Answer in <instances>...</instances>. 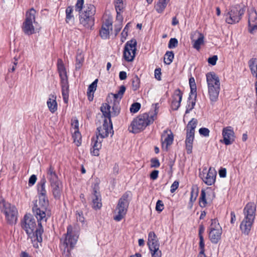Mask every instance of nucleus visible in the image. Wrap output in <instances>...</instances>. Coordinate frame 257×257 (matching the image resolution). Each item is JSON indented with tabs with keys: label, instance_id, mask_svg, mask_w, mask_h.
Returning <instances> with one entry per match:
<instances>
[{
	"label": "nucleus",
	"instance_id": "1",
	"mask_svg": "<svg viewBox=\"0 0 257 257\" xmlns=\"http://www.w3.org/2000/svg\"><path fill=\"white\" fill-rule=\"evenodd\" d=\"M37 219L38 226L35 219L31 214H25L21 220V227L32 241L37 240L40 243L42 241V235L44 231L41 221L44 220Z\"/></svg>",
	"mask_w": 257,
	"mask_h": 257
},
{
	"label": "nucleus",
	"instance_id": "2",
	"mask_svg": "<svg viewBox=\"0 0 257 257\" xmlns=\"http://www.w3.org/2000/svg\"><path fill=\"white\" fill-rule=\"evenodd\" d=\"M154 113H143L134 118L128 127L129 131L134 134H137L145 130L156 119L157 113L156 109Z\"/></svg>",
	"mask_w": 257,
	"mask_h": 257
},
{
	"label": "nucleus",
	"instance_id": "3",
	"mask_svg": "<svg viewBox=\"0 0 257 257\" xmlns=\"http://www.w3.org/2000/svg\"><path fill=\"white\" fill-rule=\"evenodd\" d=\"M256 205L252 202L248 203L245 206L243 212L244 218L242 221L240 228L245 234H248L255 218Z\"/></svg>",
	"mask_w": 257,
	"mask_h": 257
},
{
	"label": "nucleus",
	"instance_id": "4",
	"mask_svg": "<svg viewBox=\"0 0 257 257\" xmlns=\"http://www.w3.org/2000/svg\"><path fill=\"white\" fill-rule=\"evenodd\" d=\"M57 70L60 78L62 95L65 103L67 104L69 99V83L66 68L63 61L58 59L57 63Z\"/></svg>",
	"mask_w": 257,
	"mask_h": 257
},
{
	"label": "nucleus",
	"instance_id": "5",
	"mask_svg": "<svg viewBox=\"0 0 257 257\" xmlns=\"http://www.w3.org/2000/svg\"><path fill=\"white\" fill-rule=\"evenodd\" d=\"M0 211L4 214L7 223L16 224L18 219V210L15 206L2 199L0 201Z\"/></svg>",
	"mask_w": 257,
	"mask_h": 257
},
{
	"label": "nucleus",
	"instance_id": "6",
	"mask_svg": "<svg viewBox=\"0 0 257 257\" xmlns=\"http://www.w3.org/2000/svg\"><path fill=\"white\" fill-rule=\"evenodd\" d=\"M36 11L31 8L26 13V18L23 23L22 29L25 34L30 36L35 33V29L33 24L37 23L36 22L35 14Z\"/></svg>",
	"mask_w": 257,
	"mask_h": 257
},
{
	"label": "nucleus",
	"instance_id": "7",
	"mask_svg": "<svg viewBox=\"0 0 257 257\" xmlns=\"http://www.w3.org/2000/svg\"><path fill=\"white\" fill-rule=\"evenodd\" d=\"M39 206L35 204L33 207V211L37 218L40 220H44L46 222V213L49 205V201L47 196H40L39 197Z\"/></svg>",
	"mask_w": 257,
	"mask_h": 257
},
{
	"label": "nucleus",
	"instance_id": "8",
	"mask_svg": "<svg viewBox=\"0 0 257 257\" xmlns=\"http://www.w3.org/2000/svg\"><path fill=\"white\" fill-rule=\"evenodd\" d=\"M245 11L244 8H241L239 5L232 6L225 15V21L229 24L238 23Z\"/></svg>",
	"mask_w": 257,
	"mask_h": 257
},
{
	"label": "nucleus",
	"instance_id": "9",
	"mask_svg": "<svg viewBox=\"0 0 257 257\" xmlns=\"http://www.w3.org/2000/svg\"><path fill=\"white\" fill-rule=\"evenodd\" d=\"M131 192H125L119 199L116 210H117V214L114 216V220L120 221L125 216L130 201L128 199Z\"/></svg>",
	"mask_w": 257,
	"mask_h": 257
},
{
	"label": "nucleus",
	"instance_id": "10",
	"mask_svg": "<svg viewBox=\"0 0 257 257\" xmlns=\"http://www.w3.org/2000/svg\"><path fill=\"white\" fill-rule=\"evenodd\" d=\"M211 223L209 227V238L214 244H217L221 239L222 228L216 219H212Z\"/></svg>",
	"mask_w": 257,
	"mask_h": 257
},
{
	"label": "nucleus",
	"instance_id": "11",
	"mask_svg": "<svg viewBox=\"0 0 257 257\" xmlns=\"http://www.w3.org/2000/svg\"><path fill=\"white\" fill-rule=\"evenodd\" d=\"M137 42L133 39L127 41L124 46L123 56L127 62H132L136 56Z\"/></svg>",
	"mask_w": 257,
	"mask_h": 257
},
{
	"label": "nucleus",
	"instance_id": "12",
	"mask_svg": "<svg viewBox=\"0 0 257 257\" xmlns=\"http://www.w3.org/2000/svg\"><path fill=\"white\" fill-rule=\"evenodd\" d=\"M109 134H111V137L113 135L111 120L109 122L107 119H104L102 125L97 128L96 135L98 136V138L100 137L101 139H103L107 137Z\"/></svg>",
	"mask_w": 257,
	"mask_h": 257
},
{
	"label": "nucleus",
	"instance_id": "13",
	"mask_svg": "<svg viewBox=\"0 0 257 257\" xmlns=\"http://www.w3.org/2000/svg\"><path fill=\"white\" fill-rule=\"evenodd\" d=\"M216 171L214 168H209L208 171L206 168L203 169L202 173L200 174L203 181L207 185L211 186L215 182Z\"/></svg>",
	"mask_w": 257,
	"mask_h": 257
},
{
	"label": "nucleus",
	"instance_id": "14",
	"mask_svg": "<svg viewBox=\"0 0 257 257\" xmlns=\"http://www.w3.org/2000/svg\"><path fill=\"white\" fill-rule=\"evenodd\" d=\"M78 236L74 232L73 227L71 225H69L67 228V233L65 234V238L64 243L66 247L72 249L76 244Z\"/></svg>",
	"mask_w": 257,
	"mask_h": 257
},
{
	"label": "nucleus",
	"instance_id": "15",
	"mask_svg": "<svg viewBox=\"0 0 257 257\" xmlns=\"http://www.w3.org/2000/svg\"><path fill=\"white\" fill-rule=\"evenodd\" d=\"M248 31L253 34L257 31V13L254 8L248 11Z\"/></svg>",
	"mask_w": 257,
	"mask_h": 257
},
{
	"label": "nucleus",
	"instance_id": "16",
	"mask_svg": "<svg viewBox=\"0 0 257 257\" xmlns=\"http://www.w3.org/2000/svg\"><path fill=\"white\" fill-rule=\"evenodd\" d=\"M174 140V135L170 130L164 131L161 136L162 146L164 150L167 151L168 147L171 145Z\"/></svg>",
	"mask_w": 257,
	"mask_h": 257
},
{
	"label": "nucleus",
	"instance_id": "17",
	"mask_svg": "<svg viewBox=\"0 0 257 257\" xmlns=\"http://www.w3.org/2000/svg\"><path fill=\"white\" fill-rule=\"evenodd\" d=\"M222 135L223 138V143L225 145L232 144L234 141V133L231 126H227L223 128Z\"/></svg>",
	"mask_w": 257,
	"mask_h": 257
},
{
	"label": "nucleus",
	"instance_id": "18",
	"mask_svg": "<svg viewBox=\"0 0 257 257\" xmlns=\"http://www.w3.org/2000/svg\"><path fill=\"white\" fill-rule=\"evenodd\" d=\"M102 139L98 138V136L96 135L91 139V145L92 148L90 150V153L92 156H98L99 155V150L102 147Z\"/></svg>",
	"mask_w": 257,
	"mask_h": 257
},
{
	"label": "nucleus",
	"instance_id": "19",
	"mask_svg": "<svg viewBox=\"0 0 257 257\" xmlns=\"http://www.w3.org/2000/svg\"><path fill=\"white\" fill-rule=\"evenodd\" d=\"M182 96L183 93L180 89L178 88L175 90L172 96V101L171 104V108L173 110H177L179 108Z\"/></svg>",
	"mask_w": 257,
	"mask_h": 257
},
{
	"label": "nucleus",
	"instance_id": "20",
	"mask_svg": "<svg viewBox=\"0 0 257 257\" xmlns=\"http://www.w3.org/2000/svg\"><path fill=\"white\" fill-rule=\"evenodd\" d=\"M80 24L86 29H91L94 25V17L87 16L85 14H79Z\"/></svg>",
	"mask_w": 257,
	"mask_h": 257
},
{
	"label": "nucleus",
	"instance_id": "21",
	"mask_svg": "<svg viewBox=\"0 0 257 257\" xmlns=\"http://www.w3.org/2000/svg\"><path fill=\"white\" fill-rule=\"evenodd\" d=\"M207 87L220 86V79L214 72H210L206 74Z\"/></svg>",
	"mask_w": 257,
	"mask_h": 257
},
{
	"label": "nucleus",
	"instance_id": "22",
	"mask_svg": "<svg viewBox=\"0 0 257 257\" xmlns=\"http://www.w3.org/2000/svg\"><path fill=\"white\" fill-rule=\"evenodd\" d=\"M208 94L211 104H213L218 100L220 91V86L207 87Z\"/></svg>",
	"mask_w": 257,
	"mask_h": 257
},
{
	"label": "nucleus",
	"instance_id": "23",
	"mask_svg": "<svg viewBox=\"0 0 257 257\" xmlns=\"http://www.w3.org/2000/svg\"><path fill=\"white\" fill-rule=\"evenodd\" d=\"M112 30V23L109 20H107L102 25L101 29L99 30V35L103 39H107L109 38V28Z\"/></svg>",
	"mask_w": 257,
	"mask_h": 257
},
{
	"label": "nucleus",
	"instance_id": "24",
	"mask_svg": "<svg viewBox=\"0 0 257 257\" xmlns=\"http://www.w3.org/2000/svg\"><path fill=\"white\" fill-rule=\"evenodd\" d=\"M54 197L60 199L63 191V184L61 181L50 184Z\"/></svg>",
	"mask_w": 257,
	"mask_h": 257
},
{
	"label": "nucleus",
	"instance_id": "25",
	"mask_svg": "<svg viewBox=\"0 0 257 257\" xmlns=\"http://www.w3.org/2000/svg\"><path fill=\"white\" fill-rule=\"evenodd\" d=\"M248 65L252 75L257 79V59L252 58L248 61ZM255 94L256 95L257 104V81L255 83Z\"/></svg>",
	"mask_w": 257,
	"mask_h": 257
},
{
	"label": "nucleus",
	"instance_id": "26",
	"mask_svg": "<svg viewBox=\"0 0 257 257\" xmlns=\"http://www.w3.org/2000/svg\"><path fill=\"white\" fill-rule=\"evenodd\" d=\"M56 98L57 96L55 94H51L49 95V98L47 101L49 109L52 113H54L57 110Z\"/></svg>",
	"mask_w": 257,
	"mask_h": 257
},
{
	"label": "nucleus",
	"instance_id": "27",
	"mask_svg": "<svg viewBox=\"0 0 257 257\" xmlns=\"http://www.w3.org/2000/svg\"><path fill=\"white\" fill-rule=\"evenodd\" d=\"M47 178L50 184L61 181L58 178L54 168L51 165L47 170Z\"/></svg>",
	"mask_w": 257,
	"mask_h": 257
},
{
	"label": "nucleus",
	"instance_id": "28",
	"mask_svg": "<svg viewBox=\"0 0 257 257\" xmlns=\"http://www.w3.org/2000/svg\"><path fill=\"white\" fill-rule=\"evenodd\" d=\"M102 203L101 202V196L100 193L95 189H94L92 197V207L96 210L100 209Z\"/></svg>",
	"mask_w": 257,
	"mask_h": 257
},
{
	"label": "nucleus",
	"instance_id": "29",
	"mask_svg": "<svg viewBox=\"0 0 257 257\" xmlns=\"http://www.w3.org/2000/svg\"><path fill=\"white\" fill-rule=\"evenodd\" d=\"M75 131L72 135L74 142L76 143L77 146H79L81 144V135L78 131V121L75 120L74 124Z\"/></svg>",
	"mask_w": 257,
	"mask_h": 257
},
{
	"label": "nucleus",
	"instance_id": "30",
	"mask_svg": "<svg viewBox=\"0 0 257 257\" xmlns=\"http://www.w3.org/2000/svg\"><path fill=\"white\" fill-rule=\"evenodd\" d=\"M110 108L111 106L106 103H103L100 107V110L104 117V119H107L109 122L111 120Z\"/></svg>",
	"mask_w": 257,
	"mask_h": 257
},
{
	"label": "nucleus",
	"instance_id": "31",
	"mask_svg": "<svg viewBox=\"0 0 257 257\" xmlns=\"http://www.w3.org/2000/svg\"><path fill=\"white\" fill-rule=\"evenodd\" d=\"M96 13V8L93 5L86 4L84 7L83 11H82L80 14H85L87 16L94 17Z\"/></svg>",
	"mask_w": 257,
	"mask_h": 257
},
{
	"label": "nucleus",
	"instance_id": "32",
	"mask_svg": "<svg viewBox=\"0 0 257 257\" xmlns=\"http://www.w3.org/2000/svg\"><path fill=\"white\" fill-rule=\"evenodd\" d=\"M46 180L45 177H43L38 184V193L39 197L40 196H46V190L45 189V184Z\"/></svg>",
	"mask_w": 257,
	"mask_h": 257
},
{
	"label": "nucleus",
	"instance_id": "33",
	"mask_svg": "<svg viewBox=\"0 0 257 257\" xmlns=\"http://www.w3.org/2000/svg\"><path fill=\"white\" fill-rule=\"evenodd\" d=\"M73 7L68 6L65 11L66 13V22L67 23H73L74 21V17L73 15Z\"/></svg>",
	"mask_w": 257,
	"mask_h": 257
},
{
	"label": "nucleus",
	"instance_id": "34",
	"mask_svg": "<svg viewBox=\"0 0 257 257\" xmlns=\"http://www.w3.org/2000/svg\"><path fill=\"white\" fill-rule=\"evenodd\" d=\"M170 1V0H159L155 6L156 11L160 14L163 13Z\"/></svg>",
	"mask_w": 257,
	"mask_h": 257
},
{
	"label": "nucleus",
	"instance_id": "35",
	"mask_svg": "<svg viewBox=\"0 0 257 257\" xmlns=\"http://www.w3.org/2000/svg\"><path fill=\"white\" fill-rule=\"evenodd\" d=\"M198 34L199 37L198 38V39L193 41V47L194 49H196L197 50H200V46L201 45L203 44L204 39V35L202 33H198Z\"/></svg>",
	"mask_w": 257,
	"mask_h": 257
},
{
	"label": "nucleus",
	"instance_id": "36",
	"mask_svg": "<svg viewBox=\"0 0 257 257\" xmlns=\"http://www.w3.org/2000/svg\"><path fill=\"white\" fill-rule=\"evenodd\" d=\"M197 124V120L193 118L188 123L187 126V133L195 134V129Z\"/></svg>",
	"mask_w": 257,
	"mask_h": 257
},
{
	"label": "nucleus",
	"instance_id": "37",
	"mask_svg": "<svg viewBox=\"0 0 257 257\" xmlns=\"http://www.w3.org/2000/svg\"><path fill=\"white\" fill-rule=\"evenodd\" d=\"M112 107V111L111 112V116H116L120 113V106L119 101L113 102Z\"/></svg>",
	"mask_w": 257,
	"mask_h": 257
},
{
	"label": "nucleus",
	"instance_id": "38",
	"mask_svg": "<svg viewBox=\"0 0 257 257\" xmlns=\"http://www.w3.org/2000/svg\"><path fill=\"white\" fill-rule=\"evenodd\" d=\"M199 204L200 207L201 208H204L206 206V194L205 190L202 189L201 191V194L199 200Z\"/></svg>",
	"mask_w": 257,
	"mask_h": 257
},
{
	"label": "nucleus",
	"instance_id": "39",
	"mask_svg": "<svg viewBox=\"0 0 257 257\" xmlns=\"http://www.w3.org/2000/svg\"><path fill=\"white\" fill-rule=\"evenodd\" d=\"M174 58V54L173 51H167L164 55V62L167 65L170 64Z\"/></svg>",
	"mask_w": 257,
	"mask_h": 257
},
{
	"label": "nucleus",
	"instance_id": "40",
	"mask_svg": "<svg viewBox=\"0 0 257 257\" xmlns=\"http://www.w3.org/2000/svg\"><path fill=\"white\" fill-rule=\"evenodd\" d=\"M132 89L134 91H136L140 87V79L138 75H135L132 79Z\"/></svg>",
	"mask_w": 257,
	"mask_h": 257
},
{
	"label": "nucleus",
	"instance_id": "41",
	"mask_svg": "<svg viewBox=\"0 0 257 257\" xmlns=\"http://www.w3.org/2000/svg\"><path fill=\"white\" fill-rule=\"evenodd\" d=\"M196 104V99H189L188 101L187 104L186 105V109L185 111V113H188L191 111L194 107V106Z\"/></svg>",
	"mask_w": 257,
	"mask_h": 257
},
{
	"label": "nucleus",
	"instance_id": "42",
	"mask_svg": "<svg viewBox=\"0 0 257 257\" xmlns=\"http://www.w3.org/2000/svg\"><path fill=\"white\" fill-rule=\"evenodd\" d=\"M84 59L81 54L77 55L76 58L75 69L79 70L81 67Z\"/></svg>",
	"mask_w": 257,
	"mask_h": 257
},
{
	"label": "nucleus",
	"instance_id": "43",
	"mask_svg": "<svg viewBox=\"0 0 257 257\" xmlns=\"http://www.w3.org/2000/svg\"><path fill=\"white\" fill-rule=\"evenodd\" d=\"M124 8L123 3L117 4L115 3V9L117 13V18L120 17L121 18V13L122 12L123 9Z\"/></svg>",
	"mask_w": 257,
	"mask_h": 257
},
{
	"label": "nucleus",
	"instance_id": "44",
	"mask_svg": "<svg viewBox=\"0 0 257 257\" xmlns=\"http://www.w3.org/2000/svg\"><path fill=\"white\" fill-rule=\"evenodd\" d=\"M98 79H95L91 84H90L87 89V93H93L95 92L97 87Z\"/></svg>",
	"mask_w": 257,
	"mask_h": 257
},
{
	"label": "nucleus",
	"instance_id": "45",
	"mask_svg": "<svg viewBox=\"0 0 257 257\" xmlns=\"http://www.w3.org/2000/svg\"><path fill=\"white\" fill-rule=\"evenodd\" d=\"M190 92L189 94V99H196L197 97V88L196 86H190Z\"/></svg>",
	"mask_w": 257,
	"mask_h": 257
},
{
	"label": "nucleus",
	"instance_id": "46",
	"mask_svg": "<svg viewBox=\"0 0 257 257\" xmlns=\"http://www.w3.org/2000/svg\"><path fill=\"white\" fill-rule=\"evenodd\" d=\"M84 5V0H77L76 4L75 5V11L78 12L79 13L82 11Z\"/></svg>",
	"mask_w": 257,
	"mask_h": 257
},
{
	"label": "nucleus",
	"instance_id": "47",
	"mask_svg": "<svg viewBox=\"0 0 257 257\" xmlns=\"http://www.w3.org/2000/svg\"><path fill=\"white\" fill-rule=\"evenodd\" d=\"M178 40L175 38H173L170 39L168 46L169 49H173L176 48L178 46Z\"/></svg>",
	"mask_w": 257,
	"mask_h": 257
},
{
	"label": "nucleus",
	"instance_id": "48",
	"mask_svg": "<svg viewBox=\"0 0 257 257\" xmlns=\"http://www.w3.org/2000/svg\"><path fill=\"white\" fill-rule=\"evenodd\" d=\"M141 108V104L138 102H135L132 104L130 107V111L132 113H136Z\"/></svg>",
	"mask_w": 257,
	"mask_h": 257
},
{
	"label": "nucleus",
	"instance_id": "49",
	"mask_svg": "<svg viewBox=\"0 0 257 257\" xmlns=\"http://www.w3.org/2000/svg\"><path fill=\"white\" fill-rule=\"evenodd\" d=\"M148 244L149 245L150 250L159 248L160 244L159 243L158 240L151 242L150 243H148Z\"/></svg>",
	"mask_w": 257,
	"mask_h": 257
},
{
	"label": "nucleus",
	"instance_id": "50",
	"mask_svg": "<svg viewBox=\"0 0 257 257\" xmlns=\"http://www.w3.org/2000/svg\"><path fill=\"white\" fill-rule=\"evenodd\" d=\"M194 139V134L186 133V138L185 143L193 144Z\"/></svg>",
	"mask_w": 257,
	"mask_h": 257
},
{
	"label": "nucleus",
	"instance_id": "51",
	"mask_svg": "<svg viewBox=\"0 0 257 257\" xmlns=\"http://www.w3.org/2000/svg\"><path fill=\"white\" fill-rule=\"evenodd\" d=\"M199 133L201 136L207 137L209 136L210 131L206 127H201L199 130Z\"/></svg>",
	"mask_w": 257,
	"mask_h": 257
},
{
	"label": "nucleus",
	"instance_id": "52",
	"mask_svg": "<svg viewBox=\"0 0 257 257\" xmlns=\"http://www.w3.org/2000/svg\"><path fill=\"white\" fill-rule=\"evenodd\" d=\"M160 166V163L159 159L157 158H152L151 160V168H158Z\"/></svg>",
	"mask_w": 257,
	"mask_h": 257
},
{
	"label": "nucleus",
	"instance_id": "53",
	"mask_svg": "<svg viewBox=\"0 0 257 257\" xmlns=\"http://www.w3.org/2000/svg\"><path fill=\"white\" fill-rule=\"evenodd\" d=\"M157 240H158L157 237V235L153 231H151L148 235V243H150L151 242L155 241Z\"/></svg>",
	"mask_w": 257,
	"mask_h": 257
},
{
	"label": "nucleus",
	"instance_id": "54",
	"mask_svg": "<svg viewBox=\"0 0 257 257\" xmlns=\"http://www.w3.org/2000/svg\"><path fill=\"white\" fill-rule=\"evenodd\" d=\"M164 209V203L161 200H158L156 203V210L160 212Z\"/></svg>",
	"mask_w": 257,
	"mask_h": 257
},
{
	"label": "nucleus",
	"instance_id": "55",
	"mask_svg": "<svg viewBox=\"0 0 257 257\" xmlns=\"http://www.w3.org/2000/svg\"><path fill=\"white\" fill-rule=\"evenodd\" d=\"M150 251L152 257H161L162 256V252L159 248L150 250Z\"/></svg>",
	"mask_w": 257,
	"mask_h": 257
},
{
	"label": "nucleus",
	"instance_id": "56",
	"mask_svg": "<svg viewBox=\"0 0 257 257\" xmlns=\"http://www.w3.org/2000/svg\"><path fill=\"white\" fill-rule=\"evenodd\" d=\"M76 215L77 221L81 223L84 222L85 218L83 216V212L82 211H77Z\"/></svg>",
	"mask_w": 257,
	"mask_h": 257
},
{
	"label": "nucleus",
	"instance_id": "57",
	"mask_svg": "<svg viewBox=\"0 0 257 257\" xmlns=\"http://www.w3.org/2000/svg\"><path fill=\"white\" fill-rule=\"evenodd\" d=\"M218 59L217 55H214L212 57H209L208 59V62L210 64L214 66L216 64V61Z\"/></svg>",
	"mask_w": 257,
	"mask_h": 257
},
{
	"label": "nucleus",
	"instance_id": "58",
	"mask_svg": "<svg viewBox=\"0 0 257 257\" xmlns=\"http://www.w3.org/2000/svg\"><path fill=\"white\" fill-rule=\"evenodd\" d=\"M198 196V192L196 191L195 192L194 190L193 189H192V190L191 191V196L190 198V201L192 202H194Z\"/></svg>",
	"mask_w": 257,
	"mask_h": 257
},
{
	"label": "nucleus",
	"instance_id": "59",
	"mask_svg": "<svg viewBox=\"0 0 257 257\" xmlns=\"http://www.w3.org/2000/svg\"><path fill=\"white\" fill-rule=\"evenodd\" d=\"M155 77L158 80H161V69L160 68H156L155 70Z\"/></svg>",
	"mask_w": 257,
	"mask_h": 257
},
{
	"label": "nucleus",
	"instance_id": "60",
	"mask_svg": "<svg viewBox=\"0 0 257 257\" xmlns=\"http://www.w3.org/2000/svg\"><path fill=\"white\" fill-rule=\"evenodd\" d=\"M127 31H128V28H127V25L125 26L124 28L123 29L121 35V41L123 42L124 40H125L126 37L127 36Z\"/></svg>",
	"mask_w": 257,
	"mask_h": 257
},
{
	"label": "nucleus",
	"instance_id": "61",
	"mask_svg": "<svg viewBox=\"0 0 257 257\" xmlns=\"http://www.w3.org/2000/svg\"><path fill=\"white\" fill-rule=\"evenodd\" d=\"M179 187V182L175 181L171 186L170 192L174 193Z\"/></svg>",
	"mask_w": 257,
	"mask_h": 257
},
{
	"label": "nucleus",
	"instance_id": "62",
	"mask_svg": "<svg viewBox=\"0 0 257 257\" xmlns=\"http://www.w3.org/2000/svg\"><path fill=\"white\" fill-rule=\"evenodd\" d=\"M37 180V177L35 175H32L31 176L29 179V186H32L35 184Z\"/></svg>",
	"mask_w": 257,
	"mask_h": 257
},
{
	"label": "nucleus",
	"instance_id": "63",
	"mask_svg": "<svg viewBox=\"0 0 257 257\" xmlns=\"http://www.w3.org/2000/svg\"><path fill=\"white\" fill-rule=\"evenodd\" d=\"M159 171L154 170L150 174V178L152 180H156L158 177Z\"/></svg>",
	"mask_w": 257,
	"mask_h": 257
},
{
	"label": "nucleus",
	"instance_id": "64",
	"mask_svg": "<svg viewBox=\"0 0 257 257\" xmlns=\"http://www.w3.org/2000/svg\"><path fill=\"white\" fill-rule=\"evenodd\" d=\"M219 175L221 178H224L226 176V169L221 168L219 171Z\"/></svg>",
	"mask_w": 257,
	"mask_h": 257
}]
</instances>
